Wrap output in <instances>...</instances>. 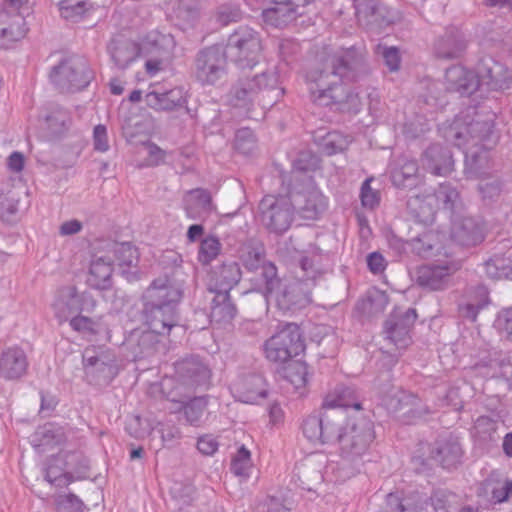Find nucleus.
Instances as JSON below:
<instances>
[{
    "mask_svg": "<svg viewBox=\"0 0 512 512\" xmlns=\"http://www.w3.org/2000/svg\"><path fill=\"white\" fill-rule=\"evenodd\" d=\"M234 147L243 155H251L257 147L253 131L249 128H241L237 130Z\"/></svg>",
    "mask_w": 512,
    "mask_h": 512,
    "instance_id": "052dcab7",
    "label": "nucleus"
},
{
    "mask_svg": "<svg viewBox=\"0 0 512 512\" xmlns=\"http://www.w3.org/2000/svg\"><path fill=\"white\" fill-rule=\"evenodd\" d=\"M324 407L327 408H354L361 409V403L353 387L338 385L334 391L327 395L324 400Z\"/></svg>",
    "mask_w": 512,
    "mask_h": 512,
    "instance_id": "ea45409f",
    "label": "nucleus"
},
{
    "mask_svg": "<svg viewBox=\"0 0 512 512\" xmlns=\"http://www.w3.org/2000/svg\"><path fill=\"white\" fill-rule=\"evenodd\" d=\"M258 512H289L290 503L283 497L268 496L257 506Z\"/></svg>",
    "mask_w": 512,
    "mask_h": 512,
    "instance_id": "774afa93",
    "label": "nucleus"
},
{
    "mask_svg": "<svg viewBox=\"0 0 512 512\" xmlns=\"http://www.w3.org/2000/svg\"><path fill=\"white\" fill-rule=\"evenodd\" d=\"M212 279L217 292H229L241 279V269L237 262H225L214 272Z\"/></svg>",
    "mask_w": 512,
    "mask_h": 512,
    "instance_id": "4c0bfd02",
    "label": "nucleus"
},
{
    "mask_svg": "<svg viewBox=\"0 0 512 512\" xmlns=\"http://www.w3.org/2000/svg\"><path fill=\"white\" fill-rule=\"evenodd\" d=\"M422 166L434 175H447L453 171L451 151L440 144L430 145L422 154Z\"/></svg>",
    "mask_w": 512,
    "mask_h": 512,
    "instance_id": "412c9836",
    "label": "nucleus"
},
{
    "mask_svg": "<svg viewBox=\"0 0 512 512\" xmlns=\"http://www.w3.org/2000/svg\"><path fill=\"white\" fill-rule=\"evenodd\" d=\"M108 51L115 65L125 69L137 56L141 55L139 45L129 39H112Z\"/></svg>",
    "mask_w": 512,
    "mask_h": 512,
    "instance_id": "473e14b6",
    "label": "nucleus"
},
{
    "mask_svg": "<svg viewBox=\"0 0 512 512\" xmlns=\"http://www.w3.org/2000/svg\"><path fill=\"white\" fill-rule=\"evenodd\" d=\"M227 55L220 45L202 49L195 59V77L203 85H214L227 74Z\"/></svg>",
    "mask_w": 512,
    "mask_h": 512,
    "instance_id": "1a4fd4ad",
    "label": "nucleus"
},
{
    "mask_svg": "<svg viewBox=\"0 0 512 512\" xmlns=\"http://www.w3.org/2000/svg\"><path fill=\"white\" fill-rule=\"evenodd\" d=\"M221 243L215 236H208L201 241L198 260L203 265L211 263L221 251Z\"/></svg>",
    "mask_w": 512,
    "mask_h": 512,
    "instance_id": "bf43d9fd",
    "label": "nucleus"
},
{
    "mask_svg": "<svg viewBox=\"0 0 512 512\" xmlns=\"http://www.w3.org/2000/svg\"><path fill=\"white\" fill-rule=\"evenodd\" d=\"M305 349L300 327L295 323L287 324L283 329L272 335L264 343L267 360L284 364L298 356Z\"/></svg>",
    "mask_w": 512,
    "mask_h": 512,
    "instance_id": "6e6552de",
    "label": "nucleus"
},
{
    "mask_svg": "<svg viewBox=\"0 0 512 512\" xmlns=\"http://www.w3.org/2000/svg\"><path fill=\"white\" fill-rule=\"evenodd\" d=\"M181 272L173 277L158 276L143 294L146 305H164L174 307L179 304L184 294L185 280L180 279Z\"/></svg>",
    "mask_w": 512,
    "mask_h": 512,
    "instance_id": "9d476101",
    "label": "nucleus"
},
{
    "mask_svg": "<svg viewBox=\"0 0 512 512\" xmlns=\"http://www.w3.org/2000/svg\"><path fill=\"white\" fill-rule=\"evenodd\" d=\"M418 175V164L415 160L400 157L391 170L390 178L394 186L407 188L415 184Z\"/></svg>",
    "mask_w": 512,
    "mask_h": 512,
    "instance_id": "c9c22d12",
    "label": "nucleus"
},
{
    "mask_svg": "<svg viewBox=\"0 0 512 512\" xmlns=\"http://www.w3.org/2000/svg\"><path fill=\"white\" fill-rule=\"evenodd\" d=\"M416 319L417 313L414 308H395L385 322L387 339L399 348L406 347L410 342V331Z\"/></svg>",
    "mask_w": 512,
    "mask_h": 512,
    "instance_id": "ddd939ff",
    "label": "nucleus"
},
{
    "mask_svg": "<svg viewBox=\"0 0 512 512\" xmlns=\"http://www.w3.org/2000/svg\"><path fill=\"white\" fill-rule=\"evenodd\" d=\"M303 435L314 444H322V414L307 416L302 423Z\"/></svg>",
    "mask_w": 512,
    "mask_h": 512,
    "instance_id": "5fc2aeb1",
    "label": "nucleus"
},
{
    "mask_svg": "<svg viewBox=\"0 0 512 512\" xmlns=\"http://www.w3.org/2000/svg\"><path fill=\"white\" fill-rule=\"evenodd\" d=\"M265 256L263 243L255 240L245 243L240 254V259L246 269L253 272L259 271L262 286H264V268L268 265H274L272 262H267Z\"/></svg>",
    "mask_w": 512,
    "mask_h": 512,
    "instance_id": "cd10ccee",
    "label": "nucleus"
},
{
    "mask_svg": "<svg viewBox=\"0 0 512 512\" xmlns=\"http://www.w3.org/2000/svg\"><path fill=\"white\" fill-rule=\"evenodd\" d=\"M343 415L339 412L322 413V444L338 442L340 444L344 435Z\"/></svg>",
    "mask_w": 512,
    "mask_h": 512,
    "instance_id": "37998d69",
    "label": "nucleus"
},
{
    "mask_svg": "<svg viewBox=\"0 0 512 512\" xmlns=\"http://www.w3.org/2000/svg\"><path fill=\"white\" fill-rule=\"evenodd\" d=\"M142 56L171 57L176 46L171 34H164L158 30L148 32L138 44Z\"/></svg>",
    "mask_w": 512,
    "mask_h": 512,
    "instance_id": "5701e85b",
    "label": "nucleus"
},
{
    "mask_svg": "<svg viewBox=\"0 0 512 512\" xmlns=\"http://www.w3.org/2000/svg\"><path fill=\"white\" fill-rule=\"evenodd\" d=\"M116 359L109 351H102V358L98 365L86 374L104 381H110L116 375Z\"/></svg>",
    "mask_w": 512,
    "mask_h": 512,
    "instance_id": "603ef678",
    "label": "nucleus"
},
{
    "mask_svg": "<svg viewBox=\"0 0 512 512\" xmlns=\"http://www.w3.org/2000/svg\"><path fill=\"white\" fill-rule=\"evenodd\" d=\"M261 224L277 235L285 233L292 225L296 208L290 193L286 195H266L258 205Z\"/></svg>",
    "mask_w": 512,
    "mask_h": 512,
    "instance_id": "39448f33",
    "label": "nucleus"
},
{
    "mask_svg": "<svg viewBox=\"0 0 512 512\" xmlns=\"http://www.w3.org/2000/svg\"><path fill=\"white\" fill-rule=\"evenodd\" d=\"M445 85L448 91L469 96L480 88V79L474 71L454 65L446 70Z\"/></svg>",
    "mask_w": 512,
    "mask_h": 512,
    "instance_id": "6ab92c4d",
    "label": "nucleus"
},
{
    "mask_svg": "<svg viewBox=\"0 0 512 512\" xmlns=\"http://www.w3.org/2000/svg\"><path fill=\"white\" fill-rule=\"evenodd\" d=\"M494 327L501 336L512 341V306L498 312Z\"/></svg>",
    "mask_w": 512,
    "mask_h": 512,
    "instance_id": "69168bd1",
    "label": "nucleus"
},
{
    "mask_svg": "<svg viewBox=\"0 0 512 512\" xmlns=\"http://www.w3.org/2000/svg\"><path fill=\"white\" fill-rule=\"evenodd\" d=\"M183 259L182 256L174 251V250H166L164 251L159 259V265L162 268L163 273L160 276H168L173 277L178 273V270L181 272L179 276L180 279H184L186 281V273L183 269Z\"/></svg>",
    "mask_w": 512,
    "mask_h": 512,
    "instance_id": "de8ad7c7",
    "label": "nucleus"
},
{
    "mask_svg": "<svg viewBox=\"0 0 512 512\" xmlns=\"http://www.w3.org/2000/svg\"><path fill=\"white\" fill-rule=\"evenodd\" d=\"M89 8L87 0H62L59 3L61 17L71 22L81 20Z\"/></svg>",
    "mask_w": 512,
    "mask_h": 512,
    "instance_id": "8fccbe9b",
    "label": "nucleus"
},
{
    "mask_svg": "<svg viewBox=\"0 0 512 512\" xmlns=\"http://www.w3.org/2000/svg\"><path fill=\"white\" fill-rule=\"evenodd\" d=\"M146 322L149 330L157 335H169L170 331L178 326L179 317L174 307L162 305H146Z\"/></svg>",
    "mask_w": 512,
    "mask_h": 512,
    "instance_id": "aec40b11",
    "label": "nucleus"
},
{
    "mask_svg": "<svg viewBox=\"0 0 512 512\" xmlns=\"http://www.w3.org/2000/svg\"><path fill=\"white\" fill-rule=\"evenodd\" d=\"M431 456L444 468L450 469L460 462L462 448L458 439L450 436L436 443Z\"/></svg>",
    "mask_w": 512,
    "mask_h": 512,
    "instance_id": "72a5a7b5",
    "label": "nucleus"
},
{
    "mask_svg": "<svg viewBox=\"0 0 512 512\" xmlns=\"http://www.w3.org/2000/svg\"><path fill=\"white\" fill-rule=\"evenodd\" d=\"M199 15L200 7L196 0H178L173 7L176 24L183 30L193 27Z\"/></svg>",
    "mask_w": 512,
    "mask_h": 512,
    "instance_id": "79ce46f5",
    "label": "nucleus"
},
{
    "mask_svg": "<svg viewBox=\"0 0 512 512\" xmlns=\"http://www.w3.org/2000/svg\"><path fill=\"white\" fill-rule=\"evenodd\" d=\"M183 92L173 88L165 92L152 90L145 95V103L155 111H171L184 104Z\"/></svg>",
    "mask_w": 512,
    "mask_h": 512,
    "instance_id": "7c9ffc66",
    "label": "nucleus"
},
{
    "mask_svg": "<svg viewBox=\"0 0 512 512\" xmlns=\"http://www.w3.org/2000/svg\"><path fill=\"white\" fill-rule=\"evenodd\" d=\"M183 205L187 217L192 220L206 218L213 208L211 194L202 188L187 191L183 198Z\"/></svg>",
    "mask_w": 512,
    "mask_h": 512,
    "instance_id": "393cba45",
    "label": "nucleus"
},
{
    "mask_svg": "<svg viewBox=\"0 0 512 512\" xmlns=\"http://www.w3.org/2000/svg\"><path fill=\"white\" fill-rule=\"evenodd\" d=\"M112 273V260L108 257H96L90 264L87 282L95 289H109L112 286Z\"/></svg>",
    "mask_w": 512,
    "mask_h": 512,
    "instance_id": "2f4dec72",
    "label": "nucleus"
},
{
    "mask_svg": "<svg viewBox=\"0 0 512 512\" xmlns=\"http://www.w3.org/2000/svg\"><path fill=\"white\" fill-rule=\"evenodd\" d=\"M175 372L179 383L188 388L206 385L210 378L209 369L198 357L177 362Z\"/></svg>",
    "mask_w": 512,
    "mask_h": 512,
    "instance_id": "a211bd4d",
    "label": "nucleus"
},
{
    "mask_svg": "<svg viewBox=\"0 0 512 512\" xmlns=\"http://www.w3.org/2000/svg\"><path fill=\"white\" fill-rule=\"evenodd\" d=\"M69 324L74 331L86 335H97L102 330L100 319L95 320L80 314L73 316Z\"/></svg>",
    "mask_w": 512,
    "mask_h": 512,
    "instance_id": "13d9d810",
    "label": "nucleus"
},
{
    "mask_svg": "<svg viewBox=\"0 0 512 512\" xmlns=\"http://www.w3.org/2000/svg\"><path fill=\"white\" fill-rule=\"evenodd\" d=\"M458 270L453 263L442 265H423L417 269L416 281L423 288L431 291L444 290L451 281V276Z\"/></svg>",
    "mask_w": 512,
    "mask_h": 512,
    "instance_id": "dca6fc26",
    "label": "nucleus"
},
{
    "mask_svg": "<svg viewBox=\"0 0 512 512\" xmlns=\"http://www.w3.org/2000/svg\"><path fill=\"white\" fill-rule=\"evenodd\" d=\"M223 49L240 68H252L262 50L260 34L248 26H240L228 37Z\"/></svg>",
    "mask_w": 512,
    "mask_h": 512,
    "instance_id": "0eeeda50",
    "label": "nucleus"
},
{
    "mask_svg": "<svg viewBox=\"0 0 512 512\" xmlns=\"http://www.w3.org/2000/svg\"><path fill=\"white\" fill-rule=\"evenodd\" d=\"M64 441L62 428L47 423L37 428L31 435L30 442L38 452H44L46 448L53 447Z\"/></svg>",
    "mask_w": 512,
    "mask_h": 512,
    "instance_id": "e433bc0d",
    "label": "nucleus"
},
{
    "mask_svg": "<svg viewBox=\"0 0 512 512\" xmlns=\"http://www.w3.org/2000/svg\"><path fill=\"white\" fill-rule=\"evenodd\" d=\"M95 301L87 293H78L74 286H65L57 290L52 308L59 322L67 321L76 313L94 308Z\"/></svg>",
    "mask_w": 512,
    "mask_h": 512,
    "instance_id": "9b49d317",
    "label": "nucleus"
},
{
    "mask_svg": "<svg viewBox=\"0 0 512 512\" xmlns=\"http://www.w3.org/2000/svg\"><path fill=\"white\" fill-rule=\"evenodd\" d=\"M285 378L295 387L304 386L307 382V365L301 361L290 363L284 370Z\"/></svg>",
    "mask_w": 512,
    "mask_h": 512,
    "instance_id": "0e129e2a",
    "label": "nucleus"
},
{
    "mask_svg": "<svg viewBox=\"0 0 512 512\" xmlns=\"http://www.w3.org/2000/svg\"><path fill=\"white\" fill-rule=\"evenodd\" d=\"M299 264L301 276L290 280H281L275 265L264 268V286L260 289L267 300H274L284 312L300 310L309 305L312 301L311 289L325 273L320 255L304 256Z\"/></svg>",
    "mask_w": 512,
    "mask_h": 512,
    "instance_id": "f03ea898",
    "label": "nucleus"
},
{
    "mask_svg": "<svg viewBox=\"0 0 512 512\" xmlns=\"http://www.w3.org/2000/svg\"><path fill=\"white\" fill-rule=\"evenodd\" d=\"M319 168V158L310 151H301L292 162V172L306 173Z\"/></svg>",
    "mask_w": 512,
    "mask_h": 512,
    "instance_id": "e2e57ef3",
    "label": "nucleus"
},
{
    "mask_svg": "<svg viewBox=\"0 0 512 512\" xmlns=\"http://www.w3.org/2000/svg\"><path fill=\"white\" fill-rule=\"evenodd\" d=\"M466 49V41L463 34L457 28L448 29L434 44L436 57L442 59H455Z\"/></svg>",
    "mask_w": 512,
    "mask_h": 512,
    "instance_id": "a878e982",
    "label": "nucleus"
},
{
    "mask_svg": "<svg viewBox=\"0 0 512 512\" xmlns=\"http://www.w3.org/2000/svg\"><path fill=\"white\" fill-rule=\"evenodd\" d=\"M234 389L239 394L240 401L244 403H254L267 396L266 381L260 374L242 377L234 384Z\"/></svg>",
    "mask_w": 512,
    "mask_h": 512,
    "instance_id": "c85d7f7f",
    "label": "nucleus"
},
{
    "mask_svg": "<svg viewBox=\"0 0 512 512\" xmlns=\"http://www.w3.org/2000/svg\"><path fill=\"white\" fill-rule=\"evenodd\" d=\"M270 6L263 10V19L267 24L283 27L296 19L298 5L292 0H269Z\"/></svg>",
    "mask_w": 512,
    "mask_h": 512,
    "instance_id": "bb28decb",
    "label": "nucleus"
},
{
    "mask_svg": "<svg viewBox=\"0 0 512 512\" xmlns=\"http://www.w3.org/2000/svg\"><path fill=\"white\" fill-rule=\"evenodd\" d=\"M374 440V424L371 420L359 416L346 421L344 435L339 444V455L342 464L349 469L348 477L361 471Z\"/></svg>",
    "mask_w": 512,
    "mask_h": 512,
    "instance_id": "20e7f679",
    "label": "nucleus"
},
{
    "mask_svg": "<svg viewBox=\"0 0 512 512\" xmlns=\"http://www.w3.org/2000/svg\"><path fill=\"white\" fill-rule=\"evenodd\" d=\"M434 512H455L459 506V496L448 490L436 489L430 496Z\"/></svg>",
    "mask_w": 512,
    "mask_h": 512,
    "instance_id": "49530a36",
    "label": "nucleus"
},
{
    "mask_svg": "<svg viewBox=\"0 0 512 512\" xmlns=\"http://www.w3.org/2000/svg\"><path fill=\"white\" fill-rule=\"evenodd\" d=\"M250 79L258 84V91H255L258 96V105L264 109L272 107L284 94L275 68L266 70Z\"/></svg>",
    "mask_w": 512,
    "mask_h": 512,
    "instance_id": "f3484780",
    "label": "nucleus"
},
{
    "mask_svg": "<svg viewBox=\"0 0 512 512\" xmlns=\"http://www.w3.org/2000/svg\"><path fill=\"white\" fill-rule=\"evenodd\" d=\"M388 411L392 413L403 412L409 415H419L422 412L421 400L408 391L398 389L384 399Z\"/></svg>",
    "mask_w": 512,
    "mask_h": 512,
    "instance_id": "c756f323",
    "label": "nucleus"
},
{
    "mask_svg": "<svg viewBox=\"0 0 512 512\" xmlns=\"http://www.w3.org/2000/svg\"><path fill=\"white\" fill-rule=\"evenodd\" d=\"M25 20L21 13L0 11V48L7 49L26 34Z\"/></svg>",
    "mask_w": 512,
    "mask_h": 512,
    "instance_id": "4be33fe9",
    "label": "nucleus"
},
{
    "mask_svg": "<svg viewBox=\"0 0 512 512\" xmlns=\"http://www.w3.org/2000/svg\"><path fill=\"white\" fill-rule=\"evenodd\" d=\"M46 122L54 134H60L68 128L71 119L67 110L55 105L51 113L46 116Z\"/></svg>",
    "mask_w": 512,
    "mask_h": 512,
    "instance_id": "6e6d98bb",
    "label": "nucleus"
},
{
    "mask_svg": "<svg viewBox=\"0 0 512 512\" xmlns=\"http://www.w3.org/2000/svg\"><path fill=\"white\" fill-rule=\"evenodd\" d=\"M157 334L151 330L142 332L136 345L132 348V353L135 360L143 359L153 355L157 350L158 338Z\"/></svg>",
    "mask_w": 512,
    "mask_h": 512,
    "instance_id": "3c124183",
    "label": "nucleus"
},
{
    "mask_svg": "<svg viewBox=\"0 0 512 512\" xmlns=\"http://www.w3.org/2000/svg\"><path fill=\"white\" fill-rule=\"evenodd\" d=\"M485 270L494 279H512V249L503 254H495L485 263Z\"/></svg>",
    "mask_w": 512,
    "mask_h": 512,
    "instance_id": "c03bdc74",
    "label": "nucleus"
},
{
    "mask_svg": "<svg viewBox=\"0 0 512 512\" xmlns=\"http://www.w3.org/2000/svg\"><path fill=\"white\" fill-rule=\"evenodd\" d=\"M94 78L86 59L71 56L63 59L50 72L51 82L61 92L74 93L85 89Z\"/></svg>",
    "mask_w": 512,
    "mask_h": 512,
    "instance_id": "423d86ee",
    "label": "nucleus"
},
{
    "mask_svg": "<svg viewBox=\"0 0 512 512\" xmlns=\"http://www.w3.org/2000/svg\"><path fill=\"white\" fill-rule=\"evenodd\" d=\"M29 361L19 346L6 347L0 352V379L18 381L27 374Z\"/></svg>",
    "mask_w": 512,
    "mask_h": 512,
    "instance_id": "2eb2a0df",
    "label": "nucleus"
},
{
    "mask_svg": "<svg viewBox=\"0 0 512 512\" xmlns=\"http://www.w3.org/2000/svg\"><path fill=\"white\" fill-rule=\"evenodd\" d=\"M289 193L297 213L304 219H317L326 210V198L312 184L300 190L293 188Z\"/></svg>",
    "mask_w": 512,
    "mask_h": 512,
    "instance_id": "4468645a",
    "label": "nucleus"
},
{
    "mask_svg": "<svg viewBox=\"0 0 512 512\" xmlns=\"http://www.w3.org/2000/svg\"><path fill=\"white\" fill-rule=\"evenodd\" d=\"M349 144L346 136L340 132L333 131L326 134L322 140L321 149L328 156L344 151Z\"/></svg>",
    "mask_w": 512,
    "mask_h": 512,
    "instance_id": "4d7b16f0",
    "label": "nucleus"
},
{
    "mask_svg": "<svg viewBox=\"0 0 512 512\" xmlns=\"http://www.w3.org/2000/svg\"><path fill=\"white\" fill-rule=\"evenodd\" d=\"M451 238L462 246H474L482 241L476 222L471 217L451 216Z\"/></svg>",
    "mask_w": 512,
    "mask_h": 512,
    "instance_id": "b1692460",
    "label": "nucleus"
},
{
    "mask_svg": "<svg viewBox=\"0 0 512 512\" xmlns=\"http://www.w3.org/2000/svg\"><path fill=\"white\" fill-rule=\"evenodd\" d=\"M407 208L419 222H432L436 211L435 197L431 194L412 195L407 201Z\"/></svg>",
    "mask_w": 512,
    "mask_h": 512,
    "instance_id": "58836bf2",
    "label": "nucleus"
},
{
    "mask_svg": "<svg viewBox=\"0 0 512 512\" xmlns=\"http://www.w3.org/2000/svg\"><path fill=\"white\" fill-rule=\"evenodd\" d=\"M236 314V307L230 299L229 292H216L212 301L211 317L216 321H229Z\"/></svg>",
    "mask_w": 512,
    "mask_h": 512,
    "instance_id": "a18cd8bd",
    "label": "nucleus"
},
{
    "mask_svg": "<svg viewBox=\"0 0 512 512\" xmlns=\"http://www.w3.org/2000/svg\"><path fill=\"white\" fill-rule=\"evenodd\" d=\"M251 466L250 451L242 446L233 457L230 469L236 476L247 478L249 476Z\"/></svg>",
    "mask_w": 512,
    "mask_h": 512,
    "instance_id": "680f3d73",
    "label": "nucleus"
},
{
    "mask_svg": "<svg viewBox=\"0 0 512 512\" xmlns=\"http://www.w3.org/2000/svg\"><path fill=\"white\" fill-rule=\"evenodd\" d=\"M358 23L372 32L380 33L395 21L393 12L378 0H354Z\"/></svg>",
    "mask_w": 512,
    "mask_h": 512,
    "instance_id": "f8f14e48",
    "label": "nucleus"
},
{
    "mask_svg": "<svg viewBox=\"0 0 512 512\" xmlns=\"http://www.w3.org/2000/svg\"><path fill=\"white\" fill-rule=\"evenodd\" d=\"M431 195L435 197L436 207L451 212V216L460 213L463 209L459 192L450 183L439 185L435 193Z\"/></svg>",
    "mask_w": 512,
    "mask_h": 512,
    "instance_id": "a19ab883",
    "label": "nucleus"
},
{
    "mask_svg": "<svg viewBox=\"0 0 512 512\" xmlns=\"http://www.w3.org/2000/svg\"><path fill=\"white\" fill-rule=\"evenodd\" d=\"M492 133V125L488 121L456 119L443 131L446 141L463 149L466 168L480 175L489 166V152L486 142Z\"/></svg>",
    "mask_w": 512,
    "mask_h": 512,
    "instance_id": "7ed1b4c3",
    "label": "nucleus"
},
{
    "mask_svg": "<svg viewBox=\"0 0 512 512\" xmlns=\"http://www.w3.org/2000/svg\"><path fill=\"white\" fill-rule=\"evenodd\" d=\"M421 507L414 506L410 500H401L394 493H389L386 497V508L380 512H419Z\"/></svg>",
    "mask_w": 512,
    "mask_h": 512,
    "instance_id": "338daca9",
    "label": "nucleus"
},
{
    "mask_svg": "<svg viewBox=\"0 0 512 512\" xmlns=\"http://www.w3.org/2000/svg\"><path fill=\"white\" fill-rule=\"evenodd\" d=\"M258 88V84L251 81L250 78L239 79L231 88L230 91V103L234 107L245 108L247 112L250 110L255 102L258 103V96L255 91Z\"/></svg>",
    "mask_w": 512,
    "mask_h": 512,
    "instance_id": "f704fd0d",
    "label": "nucleus"
},
{
    "mask_svg": "<svg viewBox=\"0 0 512 512\" xmlns=\"http://www.w3.org/2000/svg\"><path fill=\"white\" fill-rule=\"evenodd\" d=\"M207 405L208 398L206 396L195 397L186 403L183 410L187 422L192 426H201L207 411Z\"/></svg>",
    "mask_w": 512,
    "mask_h": 512,
    "instance_id": "09e8293b",
    "label": "nucleus"
},
{
    "mask_svg": "<svg viewBox=\"0 0 512 512\" xmlns=\"http://www.w3.org/2000/svg\"><path fill=\"white\" fill-rule=\"evenodd\" d=\"M112 251L120 267H133L138 262L137 249L128 242L113 243Z\"/></svg>",
    "mask_w": 512,
    "mask_h": 512,
    "instance_id": "864d4df0",
    "label": "nucleus"
},
{
    "mask_svg": "<svg viewBox=\"0 0 512 512\" xmlns=\"http://www.w3.org/2000/svg\"><path fill=\"white\" fill-rule=\"evenodd\" d=\"M364 54L356 47L336 52L324 68H313L306 74L311 100L319 106L357 113L362 101L358 93L342 80L355 81L365 73Z\"/></svg>",
    "mask_w": 512,
    "mask_h": 512,
    "instance_id": "f257e3e1",
    "label": "nucleus"
}]
</instances>
